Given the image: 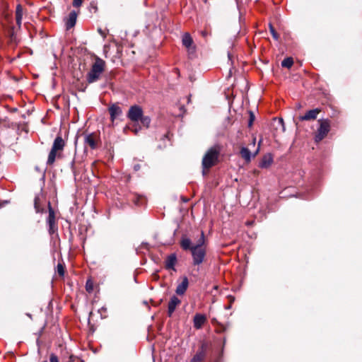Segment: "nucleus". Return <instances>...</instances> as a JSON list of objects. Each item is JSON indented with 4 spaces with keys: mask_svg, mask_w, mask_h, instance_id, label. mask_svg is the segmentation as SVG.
<instances>
[{
    "mask_svg": "<svg viewBox=\"0 0 362 362\" xmlns=\"http://www.w3.org/2000/svg\"><path fill=\"white\" fill-rule=\"evenodd\" d=\"M206 350V345L205 344H202L200 349L197 351L189 362H202L205 358Z\"/></svg>",
    "mask_w": 362,
    "mask_h": 362,
    "instance_id": "obj_9",
    "label": "nucleus"
},
{
    "mask_svg": "<svg viewBox=\"0 0 362 362\" xmlns=\"http://www.w3.org/2000/svg\"><path fill=\"white\" fill-rule=\"evenodd\" d=\"M177 261V258L175 254H172L169 255L165 261V268L168 269H175L174 267Z\"/></svg>",
    "mask_w": 362,
    "mask_h": 362,
    "instance_id": "obj_18",
    "label": "nucleus"
},
{
    "mask_svg": "<svg viewBox=\"0 0 362 362\" xmlns=\"http://www.w3.org/2000/svg\"><path fill=\"white\" fill-rule=\"evenodd\" d=\"M293 64V59L292 57H286L281 62V66L285 68L290 69Z\"/></svg>",
    "mask_w": 362,
    "mask_h": 362,
    "instance_id": "obj_21",
    "label": "nucleus"
},
{
    "mask_svg": "<svg viewBox=\"0 0 362 362\" xmlns=\"http://www.w3.org/2000/svg\"><path fill=\"white\" fill-rule=\"evenodd\" d=\"M278 122H279V123L282 126L283 131H284V130H285V127H284V120H283V119H282V118H279V119H278Z\"/></svg>",
    "mask_w": 362,
    "mask_h": 362,
    "instance_id": "obj_30",
    "label": "nucleus"
},
{
    "mask_svg": "<svg viewBox=\"0 0 362 362\" xmlns=\"http://www.w3.org/2000/svg\"><path fill=\"white\" fill-rule=\"evenodd\" d=\"M105 62L100 57H96L90 71L87 74L86 79L88 83L96 82L105 70Z\"/></svg>",
    "mask_w": 362,
    "mask_h": 362,
    "instance_id": "obj_3",
    "label": "nucleus"
},
{
    "mask_svg": "<svg viewBox=\"0 0 362 362\" xmlns=\"http://www.w3.org/2000/svg\"><path fill=\"white\" fill-rule=\"evenodd\" d=\"M47 223L49 226V233H53V228L55 224V216H54V211L52 209V208L50 206V204H49V216L47 218Z\"/></svg>",
    "mask_w": 362,
    "mask_h": 362,
    "instance_id": "obj_17",
    "label": "nucleus"
},
{
    "mask_svg": "<svg viewBox=\"0 0 362 362\" xmlns=\"http://www.w3.org/2000/svg\"><path fill=\"white\" fill-rule=\"evenodd\" d=\"M221 148V145L215 144L207 150L203 156L202 162L204 169H209L218 163Z\"/></svg>",
    "mask_w": 362,
    "mask_h": 362,
    "instance_id": "obj_2",
    "label": "nucleus"
},
{
    "mask_svg": "<svg viewBox=\"0 0 362 362\" xmlns=\"http://www.w3.org/2000/svg\"><path fill=\"white\" fill-rule=\"evenodd\" d=\"M230 308V306H227L226 309H229Z\"/></svg>",
    "mask_w": 362,
    "mask_h": 362,
    "instance_id": "obj_36",
    "label": "nucleus"
},
{
    "mask_svg": "<svg viewBox=\"0 0 362 362\" xmlns=\"http://www.w3.org/2000/svg\"><path fill=\"white\" fill-rule=\"evenodd\" d=\"M65 146V141L62 136H58L55 138L51 151L48 155L47 163V165H52L56 158H60L62 151Z\"/></svg>",
    "mask_w": 362,
    "mask_h": 362,
    "instance_id": "obj_4",
    "label": "nucleus"
},
{
    "mask_svg": "<svg viewBox=\"0 0 362 362\" xmlns=\"http://www.w3.org/2000/svg\"><path fill=\"white\" fill-rule=\"evenodd\" d=\"M132 130L135 133V134H137L138 132H139V129H137L136 127L134 128V129H132Z\"/></svg>",
    "mask_w": 362,
    "mask_h": 362,
    "instance_id": "obj_33",
    "label": "nucleus"
},
{
    "mask_svg": "<svg viewBox=\"0 0 362 362\" xmlns=\"http://www.w3.org/2000/svg\"><path fill=\"white\" fill-rule=\"evenodd\" d=\"M202 35H203V36H206V32H205V31H204V32H202Z\"/></svg>",
    "mask_w": 362,
    "mask_h": 362,
    "instance_id": "obj_35",
    "label": "nucleus"
},
{
    "mask_svg": "<svg viewBox=\"0 0 362 362\" xmlns=\"http://www.w3.org/2000/svg\"><path fill=\"white\" fill-rule=\"evenodd\" d=\"M140 165L139 164H136L134 166V169L135 171H138L139 169H140Z\"/></svg>",
    "mask_w": 362,
    "mask_h": 362,
    "instance_id": "obj_31",
    "label": "nucleus"
},
{
    "mask_svg": "<svg viewBox=\"0 0 362 362\" xmlns=\"http://www.w3.org/2000/svg\"><path fill=\"white\" fill-rule=\"evenodd\" d=\"M42 362H47V361H42Z\"/></svg>",
    "mask_w": 362,
    "mask_h": 362,
    "instance_id": "obj_37",
    "label": "nucleus"
},
{
    "mask_svg": "<svg viewBox=\"0 0 362 362\" xmlns=\"http://www.w3.org/2000/svg\"><path fill=\"white\" fill-rule=\"evenodd\" d=\"M49 361L50 362H59L57 356L54 354L50 355Z\"/></svg>",
    "mask_w": 362,
    "mask_h": 362,
    "instance_id": "obj_27",
    "label": "nucleus"
},
{
    "mask_svg": "<svg viewBox=\"0 0 362 362\" xmlns=\"http://www.w3.org/2000/svg\"><path fill=\"white\" fill-rule=\"evenodd\" d=\"M86 288L87 291H88V292H90L93 290V286L91 284H89L88 281L86 283Z\"/></svg>",
    "mask_w": 362,
    "mask_h": 362,
    "instance_id": "obj_29",
    "label": "nucleus"
},
{
    "mask_svg": "<svg viewBox=\"0 0 362 362\" xmlns=\"http://www.w3.org/2000/svg\"><path fill=\"white\" fill-rule=\"evenodd\" d=\"M321 112L319 108H315L308 111L304 115L300 116L299 119L301 121L314 120L317 117L318 114Z\"/></svg>",
    "mask_w": 362,
    "mask_h": 362,
    "instance_id": "obj_8",
    "label": "nucleus"
},
{
    "mask_svg": "<svg viewBox=\"0 0 362 362\" xmlns=\"http://www.w3.org/2000/svg\"><path fill=\"white\" fill-rule=\"evenodd\" d=\"M255 115L252 112H250V119H249V122H248V127H252V124H253V122L255 120Z\"/></svg>",
    "mask_w": 362,
    "mask_h": 362,
    "instance_id": "obj_26",
    "label": "nucleus"
},
{
    "mask_svg": "<svg viewBox=\"0 0 362 362\" xmlns=\"http://www.w3.org/2000/svg\"><path fill=\"white\" fill-rule=\"evenodd\" d=\"M188 285H189L188 279L186 276L183 277L181 283H180L176 288V290H175L176 293L177 295H183L185 293V291H187Z\"/></svg>",
    "mask_w": 362,
    "mask_h": 362,
    "instance_id": "obj_12",
    "label": "nucleus"
},
{
    "mask_svg": "<svg viewBox=\"0 0 362 362\" xmlns=\"http://www.w3.org/2000/svg\"><path fill=\"white\" fill-rule=\"evenodd\" d=\"M320 127L317 131L315 139L316 142L322 141L329 132V122L327 119L318 120Z\"/></svg>",
    "mask_w": 362,
    "mask_h": 362,
    "instance_id": "obj_5",
    "label": "nucleus"
},
{
    "mask_svg": "<svg viewBox=\"0 0 362 362\" xmlns=\"http://www.w3.org/2000/svg\"><path fill=\"white\" fill-rule=\"evenodd\" d=\"M109 112L112 122H113L117 117L120 116L122 113V109L117 105H112L109 107Z\"/></svg>",
    "mask_w": 362,
    "mask_h": 362,
    "instance_id": "obj_13",
    "label": "nucleus"
},
{
    "mask_svg": "<svg viewBox=\"0 0 362 362\" xmlns=\"http://www.w3.org/2000/svg\"><path fill=\"white\" fill-rule=\"evenodd\" d=\"M240 156L246 161L250 162L251 160L252 155L250 151L247 147H242L240 149Z\"/></svg>",
    "mask_w": 362,
    "mask_h": 362,
    "instance_id": "obj_19",
    "label": "nucleus"
},
{
    "mask_svg": "<svg viewBox=\"0 0 362 362\" xmlns=\"http://www.w3.org/2000/svg\"><path fill=\"white\" fill-rule=\"evenodd\" d=\"M194 327L196 329H200L206 321V317L202 314H196L194 317Z\"/></svg>",
    "mask_w": 362,
    "mask_h": 362,
    "instance_id": "obj_14",
    "label": "nucleus"
},
{
    "mask_svg": "<svg viewBox=\"0 0 362 362\" xmlns=\"http://www.w3.org/2000/svg\"><path fill=\"white\" fill-rule=\"evenodd\" d=\"M98 31L100 32V33L101 35H103V36H105V34L102 32L101 29H99Z\"/></svg>",
    "mask_w": 362,
    "mask_h": 362,
    "instance_id": "obj_34",
    "label": "nucleus"
},
{
    "mask_svg": "<svg viewBox=\"0 0 362 362\" xmlns=\"http://www.w3.org/2000/svg\"><path fill=\"white\" fill-rule=\"evenodd\" d=\"M39 202L40 198L38 197H35L34 199V207L37 213L42 212L43 211V209L40 206Z\"/></svg>",
    "mask_w": 362,
    "mask_h": 362,
    "instance_id": "obj_22",
    "label": "nucleus"
},
{
    "mask_svg": "<svg viewBox=\"0 0 362 362\" xmlns=\"http://www.w3.org/2000/svg\"><path fill=\"white\" fill-rule=\"evenodd\" d=\"M143 116L142 108L139 105L130 107L127 113V117L132 122H138Z\"/></svg>",
    "mask_w": 362,
    "mask_h": 362,
    "instance_id": "obj_7",
    "label": "nucleus"
},
{
    "mask_svg": "<svg viewBox=\"0 0 362 362\" xmlns=\"http://www.w3.org/2000/svg\"><path fill=\"white\" fill-rule=\"evenodd\" d=\"M139 197H136V199L134 201V204L138 205L139 204Z\"/></svg>",
    "mask_w": 362,
    "mask_h": 362,
    "instance_id": "obj_32",
    "label": "nucleus"
},
{
    "mask_svg": "<svg viewBox=\"0 0 362 362\" xmlns=\"http://www.w3.org/2000/svg\"><path fill=\"white\" fill-rule=\"evenodd\" d=\"M269 30H270V33L272 35L273 37L275 40H278L279 35L277 34V33L276 32L274 28L273 27V25L272 24H269Z\"/></svg>",
    "mask_w": 362,
    "mask_h": 362,
    "instance_id": "obj_24",
    "label": "nucleus"
},
{
    "mask_svg": "<svg viewBox=\"0 0 362 362\" xmlns=\"http://www.w3.org/2000/svg\"><path fill=\"white\" fill-rule=\"evenodd\" d=\"M85 146H88L91 149L97 148V137L95 134H89L85 136L84 138Z\"/></svg>",
    "mask_w": 362,
    "mask_h": 362,
    "instance_id": "obj_11",
    "label": "nucleus"
},
{
    "mask_svg": "<svg viewBox=\"0 0 362 362\" xmlns=\"http://www.w3.org/2000/svg\"><path fill=\"white\" fill-rule=\"evenodd\" d=\"M181 303V300L175 296H173L169 303L168 307V314L170 317L175 310L177 305Z\"/></svg>",
    "mask_w": 362,
    "mask_h": 362,
    "instance_id": "obj_10",
    "label": "nucleus"
},
{
    "mask_svg": "<svg viewBox=\"0 0 362 362\" xmlns=\"http://www.w3.org/2000/svg\"><path fill=\"white\" fill-rule=\"evenodd\" d=\"M182 44L187 49V53L192 57L196 52V46L189 33H185L182 36Z\"/></svg>",
    "mask_w": 362,
    "mask_h": 362,
    "instance_id": "obj_6",
    "label": "nucleus"
},
{
    "mask_svg": "<svg viewBox=\"0 0 362 362\" xmlns=\"http://www.w3.org/2000/svg\"><path fill=\"white\" fill-rule=\"evenodd\" d=\"M23 18V8L18 4L16 8V19L17 25L21 27Z\"/></svg>",
    "mask_w": 362,
    "mask_h": 362,
    "instance_id": "obj_20",
    "label": "nucleus"
},
{
    "mask_svg": "<svg viewBox=\"0 0 362 362\" xmlns=\"http://www.w3.org/2000/svg\"><path fill=\"white\" fill-rule=\"evenodd\" d=\"M57 271L59 275L64 276V269L62 264H58L57 267Z\"/></svg>",
    "mask_w": 362,
    "mask_h": 362,
    "instance_id": "obj_25",
    "label": "nucleus"
},
{
    "mask_svg": "<svg viewBox=\"0 0 362 362\" xmlns=\"http://www.w3.org/2000/svg\"><path fill=\"white\" fill-rule=\"evenodd\" d=\"M273 163V156L271 153L264 155L259 163V167L262 168H267Z\"/></svg>",
    "mask_w": 362,
    "mask_h": 362,
    "instance_id": "obj_16",
    "label": "nucleus"
},
{
    "mask_svg": "<svg viewBox=\"0 0 362 362\" xmlns=\"http://www.w3.org/2000/svg\"><path fill=\"white\" fill-rule=\"evenodd\" d=\"M139 120L145 127L148 128L149 127L151 119L148 117L142 116Z\"/></svg>",
    "mask_w": 362,
    "mask_h": 362,
    "instance_id": "obj_23",
    "label": "nucleus"
},
{
    "mask_svg": "<svg viewBox=\"0 0 362 362\" xmlns=\"http://www.w3.org/2000/svg\"><path fill=\"white\" fill-rule=\"evenodd\" d=\"M82 4V0H74L73 1V6L74 7H79Z\"/></svg>",
    "mask_w": 362,
    "mask_h": 362,
    "instance_id": "obj_28",
    "label": "nucleus"
},
{
    "mask_svg": "<svg viewBox=\"0 0 362 362\" xmlns=\"http://www.w3.org/2000/svg\"><path fill=\"white\" fill-rule=\"evenodd\" d=\"M180 245L184 250H189L191 251L194 265H199L204 262L206 254V243L203 231L201 232L194 244H192L189 238L182 237L180 240Z\"/></svg>",
    "mask_w": 362,
    "mask_h": 362,
    "instance_id": "obj_1",
    "label": "nucleus"
},
{
    "mask_svg": "<svg viewBox=\"0 0 362 362\" xmlns=\"http://www.w3.org/2000/svg\"><path fill=\"white\" fill-rule=\"evenodd\" d=\"M77 13L74 11H71L69 14V17L66 21V27L67 30L73 28L76 23Z\"/></svg>",
    "mask_w": 362,
    "mask_h": 362,
    "instance_id": "obj_15",
    "label": "nucleus"
}]
</instances>
